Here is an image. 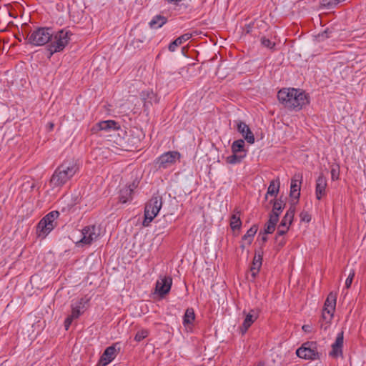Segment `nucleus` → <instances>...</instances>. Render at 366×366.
Segmentation results:
<instances>
[{
	"instance_id": "obj_1",
	"label": "nucleus",
	"mask_w": 366,
	"mask_h": 366,
	"mask_svg": "<svg viewBox=\"0 0 366 366\" xmlns=\"http://www.w3.org/2000/svg\"><path fill=\"white\" fill-rule=\"evenodd\" d=\"M279 102L290 110L300 111L309 104V97L299 89L283 88L277 93Z\"/></svg>"
},
{
	"instance_id": "obj_2",
	"label": "nucleus",
	"mask_w": 366,
	"mask_h": 366,
	"mask_svg": "<svg viewBox=\"0 0 366 366\" xmlns=\"http://www.w3.org/2000/svg\"><path fill=\"white\" fill-rule=\"evenodd\" d=\"M79 166L75 160L63 162L54 172L50 184L52 187H61L66 184L79 171Z\"/></svg>"
},
{
	"instance_id": "obj_3",
	"label": "nucleus",
	"mask_w": 366,
	"mask_h": 366,
	"mask_svg": "<svg viewBox=\"0 0 366 366\" xmlns=\"http://www.w3.org/2000/svg\"><path fill=\"white\" fill-rule=\"evenodd\" d=\"M60 214L58 211L54 210L45 215L38 223L36 227V233L39 237H45L56 226V219Z\"/></svg>"
},
{
	"instance_id": "obj_4",
	"label": "nucleus",
	"mask_w": 366,
	"mask_h": 366,
	"mask_svg": "<svg viewBox=\"0 0 366 366\" xmlns=\"http://www.w3.org/2000/svg\"><path fill=\"white\" fill-rule=\"evenodd\" d=\"M162 207V198L159 195H153L146 204L144 207V219L142 224L148 227L152 221L157 217Z\"/></svg>"
},
{
	"instance_id": "obj_5",
	"label": "nucleus",
	"mask_w": 366,
	"mask_h": 366,
	"mask_svg": "<svg viewBox=\"0 0 366 366\" xmlns=\"http://www.w3.org/2000/svg\"><path fill=\"white\" fill-rule=\"evenodd\" d=\"M52 29L49 27H39L34 29L27 37L28 43L34 46H43L51 40Z\"/></svg>"
},
{
	"instance_id": "obj_6",
	"label": "nucleus",
	"mask_w": 366,
	"mask_h": 366,
	"mask_svg": "<svg viewBox=\"0 0 366 366\" xmlns=\"http://www.w3.org/2000/svg\"><path fill=\"white\" fill-rule=\"evenodd\" d=\"M71 33L66 29H61L54 36V41L49 46L50 56L53 54L62 51L69 44Z\"/></svg>"
},
{
	"instance_id": "obj_7",
	"label": "nucleus",
	"mask_w": 366,
	"mask_h": 366,
	"mask_svg": "<svg viewBox=\"0 0 366 366\" xmlns=\"http://www.w3.org/2000/svg\"><path fill=\"white\" fill-rule=\"evenodd\" d=\"M296 355L300 358L309 360H316L320 358V354L317 351V343L313 341L302 344L297 350Z\"/></svg>"
},
{
	"instance_id": "obj_8",
	"label": "nucleus",
	"mask_w": 366,
	"mask_h": 366,
	"mask_svg": "<svg viewBox=\"0 0 366 366\" xmlns=\"http://www.w3.org/2000/svg\"><path fill=\"white\" fill-rule=\"evenodd\" d=\"M81 235L82 237L76 242V245H90L99 236V232L97 227L93 224L84 227L81 230Z\"/></svg>"
},
{
	"instance_id": "obj_9",
	"label": "nucleus",
	"mask_w": 366,
	"mask_h": 366,
	"mask_svg": "<svg viewBox=\"0 0 366 366\" xmlns=\"http://www.w3.org/2000/svg\"><path fill=\"white\" fill-rule=\"evenodd\" d=\"M121 149L132 150L137 149L140 147L141 139L138 136H134V134L129 135L127 140L124 137L114 141Z\"/></svg>"
},
{
	"instance_id": "obj_10",
	"label": "nucleus",
	"mask_w": 366,
	"mask_h": 366,
	"mask_svg": "<svg viewBox=\"0 0 366 366\" xmlns=\"http://www.w3.org/2000/svg\"><path fill=\"white\" fill-rule=\"evenodd\" d=\"M119 130H120V132L123 134L125 133L122 129H121L119 124L114 120L99 122L94 125L91 129L92 132L94 134H96L99 131L117 132Z\"/></svg>"
},
{
	"instance_id": "obj_11",
	"label": "nucleus",
	"mask_w": 366,
	"mask_h": 366,
	"mask_svg": "<svg viewBox=\"0 0 366 366\" xmlns=\"http://www.w3.org/2000/svg\"><path fill=\"white\" fill-rule=\"evenodd\" d=\"M172 284V279L171 277H161L156 283L155 291L161 297H163L170 291Z\"/></svg>"
},
{
	"instance_id": "obj_12",
	"label": "nucleus",
	"mask_w": 366,
	"mask_h": 366,
	"mask_svg": "<svg viewBox=\"0 0 366 366\" xmlns=\"http://www.w3.org/2000/svg\"><path fill=\"white\" fill-rule=\"evenodd\" d=\"M181 154L177 151H170L162 154L159 157V167L167 168L169 164L175 163L179 159Z\"/></svg>"
},
{
	"instance_id": "obj_13",
	"label": "nucleus",
	"mask_w": 366,
	"mask_h": 366,
	"mask_svg": "<svg viewBox=\"0 0 366 366\" xmlns=\"http://www.w3.org/2000/svg\"><path fill=\"white\" fill-rule=\"evenodd\" d=\"M327 180L325 175L321 173L315 182V197L317 200H321L327 195Z\"/></svg>"
},
{
	"instance_id": "obj_14",
	"label": "nucleus",
	"mask_w": 366,
	"mask_h": 366,
	"mask_svg": "<svg viewBox=\"0 0 366 366\" xmlns=\"http://www.w3.org/2000/svg\"><path fill=\"white\" fill-rule=\"evenodd\" d=\"M259 315V310L257 309L250 310L249 312L246 314L244 322L239 327V331L242 335H244L247 332L251 325L257 320Z\"/></svg>"
},
{
	"instance_id": "obj_15",
	"label": "nucleus",
	"mask_w": 366,
	"mask_h": 366,
	"mask_svg": "<svg viewBox=\"0 0 366 366\" xmlns=\"http://www.w3.org/2000/svg\"><path fill=\"white\" fill-rule=\"evenodd\" d=\"M343 343L344 332L343 331H341L337 334L335 342L332 345V350L330 352L329 355L334 358L342 356Z\"/></svg>"
},
{
	"instance_id": "obj_16",
	"label": "nucleus",
	"mask_w": 366,
	"mask_h": 366,
	"mask_svg": "<svg viewBox=\"0 0 366 366\" xmlns=\"http://www.w3.org/2000/svg\"><path fill=\"white\" fill-rule=\"evenodd\" d=\"M302 181V174H295L291 179L290 192L291 197L298 200L300 197V188Z\"/></svg>"
},
{
	"instance_id": "obj_17",
	"label": "nucleus",
	"mask_w": 366,
	"mask_h": 366,
	"mask_svg": "<svg viewBox=\"0 0 366 366\" xmlns=\"http://www.w3.org/2000/svg\"><path fill=\"white\" fill-rule=\"evenodd\" d=\"M237 129L249 144L254 142V136L249 126L242 121L237 122Z\"/></svg>"
},
{
	"instance_id": "obj_18",
	"label": "nucleus",
	"mask_w": 366,
	"mask_h": 366,
	"mask_svg": "<svg viewBox=\"0 0 366 366\" xmlns=\"http://www.w3.org/2000/svg\"><path fill=\"white\" fill-rule=\"evenodd\" d=\"M116 355L117 350L115 345L107 347L101 356L99 364H101L102 366L107 365L115 358Z\"/></svg>"
},
{
	"instance_id": "obj_19",
	"label": "nucleus",
	"mask_w": 366,
	"mask_h": 366,
	"mask_svg": "<svg viewBox=\"0 0 366 366\" xmlns=\"http://www.w3.org/2000/svg\"><path fill=\"white\" fill-rule=\"evenodd\" d=\"M89 302L88 299L81 298L79 300L71 305V315L78 318L85 309V305Z\"/></svg>"
},
{
	"instance_id": "obj_20",
	"label": "nucleus",
	"mask_w": 366,
	"mask_h": 366,
	"mask_svg": "<svg viewBox=\"0 0 366 366\" xmlns=\"http://www.w3.org/2000/svg\"><path fill=\"white\" fill-rule=\"evenodd\" d=\"M262 253H263L262 251L258 252L257 257V254H256L254 257L252 264L250 267L251 275L253 277V279H254L256 277V276L259 273V271L262 266Z\"/></svg>"
},
{
	"instance_id": "obj_21",
	"label": "nucleus",
	"mask_w": 366,
	"mask_h": 366,
	"mask_svg": "<svg viewBox=\"0 0 366 366\" xmlns=\"http://www.w3.org/2000/svg\"><path fill=\"white\" fill-rule=\"evenodd\" d=\"M270 203L272 204V209L269 216L273 217L276 214L277 219H279L280 215L285 207V204L281 198L279 199H272L270 201Z\"/></svg>"
},
{
	"instance_id": "obj_22",
	"label": "nucleus",
	"mask_w": 366,
	"mask_h": 366,
	"mask_svg": "<svg viewBox=\"0 0 366 366\" xmlns=\"http://www.w3.org/2000/svg\"><path fill=\"white\" fill-rule=\"evenodd\" d=\"M336 301H337V294L331 292L324 305V311H329V312H334L335 310L336 306Z\"/></svg>"
},
{
	"instance_id": "obj_23",
	"label": "nucleus",
	"mask_w": 366,
	"mask_h": 366,
	"mask_svg": "<svg viewBox=\"0 0 366 366\" xmlns=\"http://www.w3.org/2000/svg\"><path fill=\"white\" fill-rule=\"evenodd\" d=\"M192 36V34L187 33L177 37L175 40L172 41L168 46L171 52H174L177 47L182 44L184 41L189 40Z\"/></svg>"
},
{
	"instance_id": "obj_24",
	"label": "nucleus",
	"mask_w": 366,
	"mask_h": 366,
	"mask_svg": "<svg viewBox=\"0 0 366 366\" xmlns=\"http://www.w3.org/2000/svg\"><path fill=\"white\" fill-rule=\"evenodd\" d=\"M142 99L144 102V107L148 108L153 102H157V97L153 92H142L141 94Z\"/></svg>"
},
{
	"instance_id": "obj_25",
	"label": "nucleus",
	"mask_w": 366,
	"mask_h": 366,
	"mask_svg": "<svg viewBox=\"0 0 366 366\" xmlns=\"http://www.w3.org/2000/svg\"><path fill=\"white\" fill-rule=\"evenodd\" d=\"M167 22V18L164 16L158 14L154 16L152 19L149 21V25L152 29L161 28Z\"/></svg>"
},
{
	"instance_id": "obj_26",
	"label": "nucleus",
	"mask_w": 366,
	"mask_h": 366,
	"mask_svg": "<svg viewBox=\"0 0 366 366\" xmlns=\"http://www.w3.org/2000/svg\"><path fill=\"white\" fill-rule=\"evenodd\" d=\"M132 193L133 189L130 188V187L122 189L120 191V194L119 197V202L122 204H125L127 202L132 200Z\"/></svg>"
},
{
	"instance_id": "obj_27",
	"label": "nucleus",
	"mask_w": 366,
	"mask_h": 366,
	"mask_svg": "<svg viewBox=\"0 0 366 366\" xmlns=\"http://www.w3.org/2000/svg\"><path fill=\"white\" fill-rule=\"evenodd\" d=\"M258 230L257 224L252 225L246 232V234L242 237V242H247V245H250L252 242L253 237Z\"/></svg>"
},
{
	"instance_id": "obj_28",
	"label": "nucleus",
	"mask_w": 366,
	"mask_h": 366,
	"mask_svg": "<svg viewBox=\"0 0 366 366\" xmlns=\"http://www.w3.org/2000/svg\"><path fill=\"white\" fill-rule=\"evenodd\" d=\"M280 186V183L279 180H277V181L272 180V181H271L270 183H269V187L267 188V193L265 194V199H267V196L268 195L276 197L278 194V193H279Z\"/></svg>"
},
{
	"instance_id": "obj_29",
	"label": "nucleus",
	"mask_w": 366,
	"mask_h": 366,
	"mask_svg": "<svg viewBox=\"0 0 366 366\" xmlns=\"http://www.w3.org/2000/svg\"><path fill=\"white\" fill-rule=\"evenodd\" d=\"M278 221L279 219H277L276 214L273 217L269 216V220L264 224V234H272L275 230L276 224Z\"/></svg>"
},
{
	"instance_id": "obj_30",
	"label": "nucleus",
	"mask_w": 366,
	"mask_h": 366,
	"mask_svg": "<svg viewBox=\"0 0 366 366\" xmlns=\"http://www.w3.org/2000/svg\"><path fill=\"white\" fill-rule=\"evenodd\" d=\"M195 320V314L193 308H187L183 316V325L187 326L192 325Z\"/></svg>"
},
{
	"instance_id": "obj_31",
	"label": "nucleus",
	"mask_w": 366,
	"mask_h": 366,
	"mask_svg": "<svg viewBox=\"0 0 366 366\" xmlns=\"http://www.w3.org/2000/svg\"><path fill=\"white\" fill-rule=\"evenodd\" d=\"M231 149L232 153L247 154V151L244 149V141L243 139H238L233 142Z\"/></svg>"
},
{
	"instance_id": "obj_32",
	"label": "nucleus",
	"mask_w": 366,
	"mask_h": 366,
	"mask_svg": "<svg viewBox=\"0 0 366 366\" xmlns=\"http://www.w3.org/2000/svg\"><path fill=\"white\" fill-rule=\"evenodd\" d=\"M246 157V154L232 153V155L226 158V162L230 164H236L240 163Z\"/></svg>"
},
{
	"instance_id": "obj_33",
	"label": "nucleus",
	"mask_w": 366,
	"mask_h": 366,
	"mask_svg": "<svg viewBox=\"0 0 366 366\" xmlns=\"http://www.w3.org/2000/svg\"><path fill=\"white\" fill-rule=\"evenodd\" d=\"M292 224V222L290 220H286L285 217L282 218L278 229H277V234L279 236L285 235L287 231L289 230V226Z\"/></svg>"
},
{
	"instance_id": "obj_34",
	"label": "nucleus",
	"mask_w": 366,
	"mask_h": 366,
	"mask_svg": "<svg viewBox=\"0 0 366 366\" xmlns=\"http://www.w3.org/2000/svg\"><path fill=\"white\" fill-rule=\"evenodd\" d=\"M242 226V221L239 216L236 214H232L230 219V227L233 231L235 229H239Z\"/></svg>"
},
{
	"instance_id": "obj_35",
	"label": "nucleus",
	"mask_w": 366,
	"mask_h": 366,
	"mask_svg": "<svg viewBox=\"0 0 366 366\" xmlns=\"http://www.w3.org/2000/svg\"><path fill=\"white\" fill-rule=\"evenodd\" d=\"M295 204H293L290 207V208L288 209V210L287 211L286 214H285V216L283 217H285V219H286V220H290L292 222L293 218L295 216Z\"/></svg>"
},
{
	"instance_id": "obj_36",
	"label": "nucleus",
	"mask_w": 366,
	"mask_h": 366,
	"mask_svg": "<svg viewBox=\"0 0 366 366\" xmlns=\"http://www.w3.org/2000/svg\"><path fill=\"white\" fill-rule=\"evenodd\" d=\"M149 335V332L146 330H142L138 331L134 337V340L137 342H140L146 338Z\"/></svg>"
},
{
	"instance_id": "obj_37",
	"label": "nucleus",
	"mask_w": 366,
	"mask_h": 366,
	"mask_svg": "<svg viewBox=\"0 0 366 366\" xmlns=\"http://www.w3.org/2000/svg\"><path fill=\"white\" fill-rule=\"evenodd\" d=\"M261 44L268 49H272L275 46V43L272 42L269 39L263 36L261 38Z\"/></svg>"
},
{
	"instance_id": "obj_38",
	"label": "nucleus",
	"mask_w": 366,
	"mask_h": 366,
	"mask_svg": "<svg viewBox=\"0 0 366 366\" xmlns=\"http://www.w3.org/2000/svg\"><path fill=\"white\" fill-rule=\"evenodd\" d=\"M334 315V312H329V311H324L322 310L321 320L320 321H329L331 322Z\"/></svg>"
},
{
	"instance_id": "obj_39",
	"label": "nucleus",
	"mask_w": 366,
	"mask_h": 366,
	"mask_svg": "<svg viewBox=\"0 0 366 366\" xmlns=\"http://www.w3.org/2000/svg\"><path fill=\"white\" fill-rule=\"evenodd\" d=\"M340 177L339 167H332L331 169V179L333 181L337 180Z\"/></svg>"
},
{
	"instance_id": "obj_40",
	"label": "nucleus",
	"mask_w": 366,
	"mask_h": 366,
	"mask_svg": "<svg viewBox=\"0 0 366 366\" xmlns=\"http://www.w3.org/2000/svg\"><path fill=\"white\" fill-rule=\"evenodd\" d=\"M354 277H355V272H354V270H352L345 281V287L346 288L348 289L350 287Z\"/></svg>"
},
{
	"instance_id": "obj_41",
	"label": "nucleus",
	"mask_w": 366,
	"mask_h": 366,
	"mask_svg": "<svg viewBox=\"0 0 366 366\" xmlns=\"http://www.w3.org/2000/svg\"><path fill=\"white\" fill-rule=\"evenodd\" d=\"M300 217L301 221H302V222H310L311 220L310 214L306 211H302L300 213Z\"/></svg>"
},
{
	"instance_id": "obj_42",
	"label": "nucleus",
	"mask_w": 366,
	"mask_h": 366,
	"mask_svg": "<svg viewBox=\"0 0 366 366\" xmlns=\"http://www.w3.org/2000/svg\"><path fill=\"white\" fill-rule=\"evenodd\" d=\"M275 242L281 248L285 244V239L282 236H279L277 234L275 237Z\"/></svg>"
},
{
	"instance_id": "obj_43",
	"label": "nucleus",
	"mask_w": 366,
	"mask_h": 366,
	"mask_svg": "<svg viewBox=\"0 0 366 366\" xmlns=\"http://www.w3.org/2000/svg\"><path fill=\"white\" fill-rule=\"evenodd\" d=\"M75 319L71 315H69L64 321V327L66 330H68L73 320Z\"/></svg>"
},
{
	"instance_id": "obj_44",
	"label": "nucleus",
	"mask_w": 366,
	"mask_h": 366,
	"mask_svg": "<svg viewBox=\"0 0 366 366\" xmlns=\"http://www.w3.org/2000/svg\"><path fill=\"white\" fill-rule=\"evenodd\" d=\"M320 327L321 330L326 331L330 326L331 322L329 321H320Z\"/></svg>"
},
{
	"instance_id": "obj_45",
	"label": "nucleus",
	"mask_w": 366,
	"mask_h": 366,
	"mask_svg": "<svg viewBox=\"0 0 366 366\" xmlns=\"http://www.w3.org/2000/svg\"><path fill=\"white\" fill-rule=\"evenodd\" d=\"M267 234H264V232L262 233V232H259V237H261V241L262 242V244L261 245V247L263 246V244L267 241Z\"/></svg>"
},
{
	"instance_id": "obj_46",
	"label": "nucleus",
	"mask_w": 366,
	"mask_h": 366,
	"mask_svg": "<svg viewBox=\"0 0 366 366\" xmlns=\"http://www.w3.org/2000/svg\"><path fill=\"white\" fill-rule=\"evenodd\" d=\"M252 26L250 24H248L245 26L244 31L246 34H249L252 31Z\"/></svg>"
},
{
	"instance_id": "obj_47",
	"label": "nucleus",
	"mask_w": 366,
	"mask_h": 366,
	"mask_svg": "<svg viewBox=\"0 0 366 366\" xmlns=\"http://www.w3.org/2000/svg\"><path fill=\"white\" fill-rule=\"evenodd\" d=\"M309 328H310V326L309 325H303L302 329L305 331V332H308L309 331Z\"/></svg>"
},
{
	"instance_id": "obj_48",
	"label": "nucleus",
	"mask_w": 366,
	"mask_h": 366,
	"mask_svg": "<svg viewBox=\"0 0 366 366\" xmlns=\"http://www.w3.org/2000/svg\"><path fill=\"white\" fill-rule=\"evenodd\" d=\"M245 244H247V242H241L240 247L244 249L245 248Z\"/></svg>"
},
{
	"instance_id": "obj_49",
	"label": "nucleus",
	"mask_w": 366,
	"mask_h": 366,
	"mask_svg": "<svg viewBox=\"0 0 366 366\" xmlns=\"http://www.w3.org/2000/svg\"><path fill=\"white\" fill-rule=\"evenodd\" d=\"M184 70L187 71L188 69L187 68H185V67H183V68L180 69L179 71V74L182 75V73L184 72Z\"/></svg>"
},
{
	"instance_id": "obj_50",
	"label": "nucleus",
	"mask_w": 366,
	"mask_h": 366,
	"mask_svg": "<svg viewBox=\"0 0 366 366\" xmlns=\"http://www.w3.org/2000/svg\"><path fill=\"white\" fill-rule=\"evenodd\" d=\"M54 124L51 122L49 123V129L51 130L54 128Z\"/></svg>"
},
{
	"instance_id": "obj_51",
	"label": "nucleus",
	"mask_w": 366,
	"mask_h": 366,
	"mask_svg": "<svg viewBox=\"0 0 366 366\" xmlns=\"http://www.w3.org/2000/svg\"><path fill=\"white\" fill-rule=\"evenodd\" d=\"M257 366H264V363L263 362H259Z\"/></svg>"
}]
</instances>
